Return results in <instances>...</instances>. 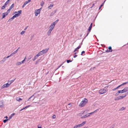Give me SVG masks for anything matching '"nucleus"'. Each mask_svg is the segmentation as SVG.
I'll return each mask as SVG.
<instances>
[{"label": "nucleus", "instance_id": "338daca9", "mask_svg": "<svg viewBox=\"0 0 128 128\" xmlns=\"http://www.w3.org/2000/svg\"><path fill=\"white\" fill-rule=\"evenodd\" d=\"M11 56L10 55V56H7L6 57V58H9Z\"/></svg>", "mask_w": 128, "mask_h": 128}, {"label": "nucleus", "instance_id": "052dcab7", "mask_svg": "<svg viewBox=\"0 0 128 128\" xmlns=\"http://www.w3.org/2000/svg\"><path fill=\"white\" fill-rule=\"evenodd\" d=\"M94 6V4H92V6L90 7L91 8H92Z\"/></svg>", "mask_w": 128, "mask_h": 128}, {"label": "nucleus", "instance_id": "7c9ffc66", "mask_svg": "<svg viewBox=\"0 0 128 128\" xmlns=\"http://www.w3.org/2000/svg\"><path fill=\"white\" fill-rule=\"evenodd\" d=\"M16 100L17 101H20V100H22V99L20 98H17Z\"/></svg>", "mask_w": 128, "mask_h": 128}, {"label": "nucleus", "instance_id": "f03ea898", "mask_svg": "<svg viewBox=\"0 0 128 128\" xmlns=\"http://www.w3.org/2000/svg\"><path fill=\"white\" fill-rule=\"evenodd\" d=\"M107 91V90L102 88L100 89L99 91V94H102L105 93Z\"/></svg>", "mask_w": 128, "mask_h": 128}, {"label": "nucleus", "instance_id": "f8f14e48", "mask_svg": "<svg viewBox=\"0 0 128 128\" xmlns=\"http://www.w3.org/2000/svg\"><path fill=\"white\" fill-rule=\"evenodd\" d=\"M81 46V45H80L79 46L77 47V48L75 49L74 50V52H76L77 50L79 49L80 48Z\"/></svg>", "mask_w": 128, "mask_h": 128}, {"label": "nucleus", "instance_id": "a18cd8bd", "mask_svg": "<svg viewBox=\"0 0 128 128\" xmlns=\"http://www.w3.org/2000/svg\"><path fill=\"white\" fill-rule=\"evenodd\" d=\"M106 52H112V50L110 51V50H106Z\"/></svg>", "mask_w": 128, "mask_h": 128}, {"label": "nucleus", "instance_id": "39448f33", "mask_svg": "<svg viewBox=\"0 0 128 128\" xmlns=\"http://www.w3.org/2000/svg\"><path fill=\"white\" fill-rule=\"evenodd\" d=\"M22 10H20L18 11V13L17 14H16L14 15V16L16 18L19 16L20 14H21Z\"/></svg>", "mask_w": 128, "mask_h": 128}, {"label": "nucleus", "instance_id": "13d9d810", "mask_svg": "<svg viewBox=\"0 0 128 128\" xmlns=\"http://www.w3.org/2000/svg\"><path fill=\"white\" fill-rule=\"evenodd\" d=\"M26 5L24 3V4H23L22 6V8H24Z\"/></svg>", "mask_w": 128, "mask_h": 128}, {"label": "nucleus", "instance_id": "4468645a", "mask_svg": "<svg viewBox=\"0 0 128 128\" xmlns=\"http://www.w3.org/2000/svg\"><path fill=\"white\" fill-rule=\"evenodd\" d=\"M15 79L16 78H15V79H14L13 80H11L10 81L8 80V82H10V83L8 84H9L10 86V85L15 80Z\"/></svg>", "mask_w": 128, "mask_h": 128}, {"label": "nucleus", "instance_id": "680f3d73", "mask_svg": "<svg viewBox=\"0 0 128 128\" xmlns=\"http://www.w3.org/2000/svg\"><path fill=\"white\" fill-rule=\"evenodd\" d=\"M42 4H41V5L42 6L43 5V4H44V2H43L42 1Z\"/></svg>", "mask_w": 128, "mask_h": 128}, {"label": "nucleus", "instance_id": "1a4fd4ad", "mask_svg": "<svg viewBox=\"0 0 128 128\" xmlns=\"http://www.w3.org/2000/svg\"><path fill=\"white\" fill-rule=\"evenodd\" d=\"M8 14H6V12H4L2 14V19L4 18L5 17L7 16Z\"/></svg>", "mask_w": 128, "mask_h": 128}, {"label": "nucleus", "instance_id": "ddd939ff", "mask_svg": "<svg viewBox=\"0 0 128 128\" xmlns=\"http://www.w3.org/2000/svg\"><path fill=\"white\" fill-rule=\"evenodd\" d=\"M92 23H91L90 25V26L89 27L88 29V31H89L90 32V30H91V29L92 28Z\"/></svg>", "mask_w": 128, "mask_h": 128}, {"label": "nucleus", "instance_id": "09e8293b", "mask_svg": "<svg viewBox=\"0 0 128 128\" xmlns=\"http://www.w3.org/2000/svg\"><path fill=\"white\" fill-rule=\"evenodd\" d=\"M98 110V109H97L96 110H95L94 111V112H93L94 113H96V112Z\"/></svg>", "mask_w": 128, "mask_h": 128}, {"label": "nucleus", "instance_id": "8fccbe9b", "mask_svg": "<svg viewBox=\"0 0 128 128\" xmlns=\"http://www.w3.org/2000/svg\"><path fill=\"white\" fill-rule=\"evenodd\" d=\"M77 125V126L78 127H81V126L80 124Z\"/></svg>", "mask_w": 128, "mask_h": 128}, {"label": "nucleus", "instance_id": "e433bc0d", "mask_svg": "<svg viewBox=\"0 0 128 128\" xmlns=\"http://www.w3.org/2000/svg\"><path fill=\"white\" fill-rule=\"evenodd\" d=\"M118 93H116V94L117 95H118V94L119 93H121V90H119L118 91Z\"/></svg>", "mask_w": 128, "mask_h": 128}, {"label": "nucleus", "instance_id": "5fc2aeb1", "mask_svg": "<svg viewBox=\"0 0 128 128\" xmlns=\"http://www.w3.org/2000/svg\"><path fill=\"white\" fill-rule=\"evenodd\" d=\"M8 3H7V2H5V3L4 4V6H6L7 5V4H8Z\"/></svg>", "mask_w": 128, "mask_h": 128}, {"label": "nucleus", "instance_id": "6e6552de", "mask_svg": "<svg viewBox=\"0 0 128 128\" xmlns=\"http://www.w3.org/2000/svg\"><path fill=\"white\" fill-rule=\"evenodd\" d=\"M55 26V25L52 23V24L50 26V28L53 30Z\"/></svg>", "mask_w": 128, "mask_h": 128}, {"label": "nucleus", "instance_id": "f3484780", "mask_svg": "<svg viewBox=\"0 0 128 128\" xmlns=\"http://www.w3.org/2000/svg\"><path fill=\"white\" fill-rule=\"evenodd\" d=\"M120 99V96L114 98V100H118Z\"/></svg>", "mask_w": 128, "mask_h": 128}, {"label": "nucleus", "instance_id": "79ce46f5", "mask_svg": "<svg viewBox=\"0 0 128 128\" xmlns=\"http://www.w3.org/2000/svg\"><path fill=\"white\" fill-rule=\"evenodd\" d=\"M40 61V60H37L36 63H35V64H36Z\"/></svg>", "mask_w": 128, "mask_h": 128}, {"label": "nucleus", "instance_id": "c03bdc74", "mask_svg": "<svg viewBox=\"0 0 128 128\" xmlns=\"http://www.w3.org/2000/svg\"><path fill=\"white\" fill-rule=\"evenodd\" d=\"M6 7V6H3L2 7V10L4 9Z\"/></svg>", "mask_w": 128, "mask_h": 128}, {"label": "nucleus", "instance_id": "72a5a7b5", "mask_svg": "<svg viewBox=\"0 0 128 128\" xmlns=\"http://www.w3.org/2000/svg\"><path fill=\"white\" fill-rule=\"evenodd\" d=\"M11 10H10V9L9 8L8 9V10L7 11V12H6V14H8V13H9L10 12V11Z\"/></svg>", "mask_w": 128, "mask_h": 128}, {"label": "nucleus", "instance_id": "a19ab883", "mask_svg": "<svg viewBox=\"0 0 128 128\" xmlns=\"http://www.w3.org/2000/svg\"><path fill=\"white\" fill-rule=\"evenodd\" d=\"M90 31H88V32H87V34H86V35L85 36V37H86L88 35V34H89L90 32Z\"/></svg>", "mask_w": 128, "mask_h": 128}, {"label": "nucleus", "instance_id": "473e14b6", "mask_svg": "<svg viewBox=\"0 0 128 128\" xmlns=\"http://www.w3.org/2000/svg\"><path fill=\"white\" fill-rule=\"evenodd\" d=\"M126 108H124V107H122L120 109V110H123L125 109Z\"/></svg>", "mask_w": 128, "mask_h": 128}, {"label": "nucleus", "instance_id": "2eb2a0df", "mask_svg": "<svg viewBox=\"0 0 128 128\" xmlns=\"http://www.w3.org/2000/svg\"><path fill=\"white\" fill-rule=\"evenodd\" d=\"M84 112H85L84 111L82 112L81 113L79 114H78V116H80L81 117L82 116V115L84 113Z\"/></svg>", "mask_w": 128, "mask_h": 128}, {"label": "nucleus", "instance_id": "c756f323", "mask_svg": "<svg viewBox=\"0 0 128 128\" xmlns=\"http://www.w3.org/2000/svg\"><path fill=\"white\" fill-rule=\"evenodd\" d=\"M58 21V20H56L53 23L56 25Z\"/></svg>", "mask_w": 128, "mask_h": 128}, {"label": "nucleus", "instance_id": "2f4dec72", "mask_svg": "<svg viewBox=\"0 0 128 128\" xmlns=\"http://www.w3.org/2000/svg\"><path fill=\"white\" fill-rule=\"evenodd\" d=\"M126 96V95H124V96H120L121 99H122Z\"/></svg>", "mask_w": 128, "mask_h": 128}, {"label": "nucleus", "instance_id": "423d86ee", "mask_svg": "<svg viewBox=\"0 0 128 128\" xmlns=\"http://www.w3.org/2000/svg\"><path fill=\"white\" fill-rule=\"evenodd\" d=\"M26 58V57L21 62H18L16 63V65H19L23 63L25 61Z\"/></svg>", "mask_w": 128, "mask_h": 128}, {"label": "nucleus", "instance_id": "de8ad7c7", "mask_svg": "<svg viewBox=\"0 0 128 128\" xmlns=\"http://www.w3.org/2000/svg\"><path fill=\"white\" fill-rule=\"evenodd\" d=\"M125 88L126 89V92H127L128 91V87H125Z\"/></svg>", "mask_w": 128, "mask_h": 128}, {"label": "nucleus", "instance_id": "c9c22d12", "mask_svg": "<svg viewBox=\"0 0 128 128\" xmlns=\"http://www.w3.org/2000/svg\"><path fill=\"white\" fill-rule=\"evenodd\" d=\"M108 49L109 50H110V51L112 50V47L111 46H109L108 48Z\"/></svg>", "mask_w": 128, "mask_h": 128}, {"label": "nucleus", "instance_id": "20e7f679", "mask_svg": "<svg viewBox=\"0 0 128 128\" xmlns=\"http://www.w3.org/2000/svg\"><path fill=\"white\" fill-rule=\"evenodd\" d=\"M9 84L8 83H7L6 84H4L1 87V88L3 89L5 88H8L10 86Z\"/></svg>", "mask_w": 128, "mask_h": 128}, {"label": "nucleus", "instance_id": "49530a36", "mask_svg": "<svg viewBox=\"0 0 128 128\" xmlns=\"http://www.w3.org/2000/svg\"><path fill=\"white\" fill-rule=\"evenodd\" d=\"M114 124L112 125V126H111L110 128H114Z\"/></svg>", "mask_w": 128, "mask_h": 128}, {"label": "nucleus", "instance_id": "c85d7f7f", "mask_svg": "<svg viewBox=\"0 0 128 128\" xmlns=\"http://www.w3.org/2000/svg\"><path fill=\"white\" fill-rule=\"evenodd\" d=\"M6 57L4 58L2 60V61L3 62H5V61H6Z\"/></svg>", "mask_w": 128, "mask_h": 128}, {"label": "nucleus", "instance_id": "9d476101", "mask_svg": "<svg viewBox=\"0 0 128 128\" xmlns=\"http://www.w3.org/2000/svg\"><path fill=\"white\" fill-rule=\"evenodd\" d=\"M88 114H86L84 116H81L80 118H86V117L89 116H90V115H88Z\"/></svg>", "mask_w": 128, "mask_h": 128}, {"label": "nucleus", "instance_id": "0eeeda50", "mask_svg": "<svg viewBox=\"0 0 128 128\" xmlns=\"http://www.w3.org/2000/svg\"><path fill=\"white\" fill-rule=\"evenodd\" d=\"M49 48H46L44 50H43L42 51V52L43 54H44L47 52Z\"/></svg>", "mask_w": 128, "mask_h": 128}, {"label": "nucleus", "instance_id": "0e129e2a", "mask_svg": "<svg viewBox=\"0 0 128 128\" xmlns=\"http://www.w3.org/2000/svg\"><path fill=\"white\" fill-rule=\"evenodd\" d=\"M121 93H124V91L123 90H121Z\"/></svg>", "mask_w": 128, "mask_h": 128}, {"label": "nucleus", "instance_id": "603ef678", "mask_svg": "<svg viewBox=\"0 0 128 128\" xmlns=\"http://www.w3.org/2000/svg\"><path fill=\"white\" fill-rule=\"evenodd\" d=\"M56 116L55 114L53 115L52 116V118H53L54 119L56 118Z\"/></svg>", "mask_w": 128, "mask_h": 128}, {"label": "nucleus", "instance_id": "5701e85b", "mask_svg": "<svg viewBox=\"0 0 128 128\" xmlns=\"http://www.w3.org/2000/svg\"><path fill=\"white\" fill-rule=\"evenodd\" d=\"M31 0H28L26 2H25L24 3L26 5L27 4L29 3V2H30L31 1Z\"/></svg>", "mask_w": 128, "mask_h": 128}, {"label": "nucleus", "instance_id": "37998d69", "mask_svg": "<svg viewBox=\"0 0 128 128\" xmlns=\"http://www.w3.org/2000/svg\"><path fill=\"white\" fill-rule=\"evenodd\" d=\"M72 60H67V62L68 63H69L70 62H72Z\"/></svg>", "mask_w": 128, "mask_h": 128}, {"label": "nucleus", "instance_id": "bf43d9fd", "mask_svg": "<svg viewBox=\"0 0 128 128\" xmlns=\"http://www.w3.org/2000/svg\"><path fill=\"white\" fill-rule=\"evenodd\" d=\"M25 108H25H25H22V109H21V110H20V111H22V110H24V109H25Z\"/></svg>", "mask_w": 128, "mask_h": 128}, {"label": "nucleus", "instance_id": "69168bd1", "mask_svg": "<svg viewBox=\"0 0 128 128\" xmlns=\"http://www.w3.org/2000/svg\"><path fill=\"white\" fill-rule=\"evenodd\" d=\"M77 56H78V55H74V58H75L76 57H77Z\"/></svg>", "mask_w": 128, "mask_h": 128}, {"label": "nucleus", "instance_id": "cd10ccee", "mask_svg": "<svg viewBox=\"0 0 128 128\" xmlns=\"http://www.w3.org/2000/svg\"><path fill=\"white\" fill-rule=\"evenodd\" d=\"M119 87H120L119 86H117V87H116V88H114L113 89H112V91H114V90H115L117 89Z\"/></svg>", "mask_w": 128, "mask_h": 128}, {"label": "nucleus", "instance_id": "6e6d98bb", "mask_svg": "<svg viewBox=\"0 0 128 128\" xmlns=\"http://www.w3.org/2000/svg\"><path fill=\"white\" fill-rule=\"evenodd\" d=\"M124 91V92H126V89H125V88L123 89Z\"/></svg>", "mask_w": 128, "mask_h": 128}, {"label": "nucleus", "instance_id": "f704fd0d", "mask_svg": "<svg viewBox=\"0 0 128 128\" xmlns=\"http://www.w3.org/2000/svg\"><path fill=\"white\" fill-rule=\"evenodd\" d=\"M25 32L24 31H22L21 32H20V34L21 35H23L24 34Z\"/></svg>", "mask_w": 128, "mask_h": 128}, {"label": "nucleus", "instance_id": "4c0bfd02", "mask_svg": "<svg viewBox=\"0 0 128 128\" xmlns=\"http://www.w3.org/2000/svg\"><path fill=\"white\" fill-rule=\"evenodd\" d=\"M38 128H42L41 126V125L40 124H38Z\"/></svg>", "mask_w": 128, "mask_h": 128}, {"label": "nucleus", "instance_id": "393cba45", "mask_svg": "<svg viewBox=\"0 0 128 128\" xmlns=\"http://www.w3.org/2000/svg\"><path fill=\"white\" fill-rule=\"evenodd\" d=\"M4 105L2 102L0 103V107L1 108H2L3 107Z\"/></svg>", "mask_w": 128, "mask_h": 128}, {"label": "nucleus", "instance_id": "a878e982", "mask_svg": "<svg viewBox=\"0 0 128 128\" xmlns=\"http://www.w3.org/2000/svg\"><path fill=\"white\" fill-rule=\"evenodd\" d=\"M86 121H84L82 123L80 124L81 126H84L86 123Z\"/></svg>", "mask_w": 128, "mask_h": 128}, {"label": "nucleus", "instance_id": "4be33fe9", "mask_svg": "<svg viewBox=\"0 0 128 128\" xmlns=\"http://www.w3.org/2000/svg\"><path fill=\"white\" fill-rule=\"evenodd\" d=\"M52 32L49 30L48 31V32H47V35L48 36H50V35Z\"/></svg>", "mask_w": 128, "mask_h": 128}, {"label": "nucleus", "instance_id": "7ed1b4c3", "mask_svg": "<svg viewBox=\"0 0 128 128\" xmlns=\"http://www.w3.org/2000/svg\"><path fill=\"white\" fill-rule=\"evenodd\" d=\"M41 8L36 10L35 11V14L36 16H37L40 13L41 11Z\"/></svg>", "mask_w": 128, "mask_h": 128}, {"label": "nucleus", "instance_id": "f257e3e1", "mask_svg": "<svg viewBox=\"0 0 128 128\" xmlns=\"http://www.w3.org/2000/svg\"><path fill=\"white\" fill-rule=\"evenodd\" d=\"M88 102V100L87 99L84 98L83 99L82 101L79 105V106L80 107L84 106Z\"/></svg>", "mask_w": 128, "mask_h": 128}, {"label": "nucleus", "instance_id": "b1692460", "mask_svg": "<svg viewBox=\"0 0 128 128\" xmlns=\"http://www.w3.org/2000/svg\"><path fill=\"white\" fill-rule=\"evenodd\" d=\"M106 0H105L104 1V2H103L102 3V4L100 5V6L99 7V9H100V8H101L104 5V3L106 1Z\"/></svg>", "mask_w": 128, "mask_h": 128}, {"label": "nucleus", "instance_id": "dca6fc26", "mask_svg": "<svg viewBox=\"0 0 128 128\" xmlns=\"http://www.w3.org/2000/svg\"><path fill=\"white\" fill-rule=\"evenodd\" d=\"M15 114L14 113H13L12 114H11L10 116L9 117L8 120H9L10 119H11L12 118V117L14 116Z\"/></svg>", "mask_w": 128, "mask_h": 128}, {"label": "nucleus", "instance_id": "774afa93", "mask_svg": "<svg viewBox=\"0 0 128 128\" xmlns=\"http://www.w3.org/2000/svg\"><path fill=\"white\" fill-rule=\"evenodd\" d=\"M53 30V29H51V28H50V29H49V30L52 32V30Z\"/></svg>", "mask_w": 128, "mask_h": 128}, {"label": "nucleus", "instance_id": "6ab92c4d", "mask_svg": "<svg viewBox=\"0 0 128 128\" xmlns=\"http://www.w3.org/2000/svg\"><path fill=\"white\" fill-rule=\"evenodd\" d=\"M128 83V82H124L122 84L120 85L119 86L120 87V86H123V85H124L125 84H127Z\"/></svg>", "mask_w": 128, "mask_h": 128}, {"label": "nucleus", "instance_id": "58836bf2", "mask_svg": "<svg viewBox=\"0 0 128 128\" xmlns=\"http://www.w3.org/2000/svg\"><path fill=\"white\" fill-rule=\"evenodd\" d=\"M8 120H9L8 119H7L4 120H3V122L4 123H6Z\"/></svg>", "mask_w": 128, "mask_h": 128}, {"label": "nucleus", "instance_id": "412c9836", "mask_svg": "<svg viewBox=\"0 0 128 128\" xmlns=\"http://www.w3.org/2000/svg\"><path fill=\"white\" fill-rule=\"evenodd\" d=\"M39 56H38V55L37 54L36 56H34V59L33 60L34 61L35 60L38 58V57Z\"/></svg>", "mask_w": 128, "mask_h": 128}, {"label": "nucleus", "instance_id": "a211bd4d", "mask_svg": "<svg viewBox=\"0 0 128 128\" xmlns=\"http://www.w3.org/2000/svg\"><path fill=\"white\" fill-rule=\"evenodd\" d=\"M56 10H55L53 12H52L50 14V16H52L54 14L56 13Z\"/></svg>", "mask_w": 128, "mask_h": 128}, {"label": "nucleus", "instance_id": "aec40b11", "mask_svg": "<svg viewBox=\"0 0 128 128\" xmlns=\"http://www.w3.org/2000/svg\"><path fill=\"white\" fill-rule=\"evenodd\" d=\"M54 4H50V6H48V8L51 9V7H52L53 6Z\"/></svg>", "mask_w": 128, "mask_h": 128}, {"label": "nucleus", "instance_id": "864d4df0", "mask_svg": "<svg viewBox=\"0 0 128 128\" xmlns=\"http://www.w3.org/2000/svg\"><path fill=\"white\" fill-rule=\"evenodd\" d=\"M85 51H82V53H81V55H82V54H84V53H85Z\"/></svg>", "mask_w": 128, "mask_h": 128}, {"label": "nucleus", "instance_id": "e2e57ef3", "mask_svg": "<svg viewBox=\"0 0 128 128\" xmlns=\"http://www.w3.org/2000/svg\"><path fill=\"white\" fill-rule=\"evenodd\" d=\"M108 87V86H106L104 88H107Z\"/></svg>", "mask_w": 128, "mask_h": 128}, {"label": "nucleus", "instance_id": "ea45409f", "mask_svg": "<svg viewBox=\"0 0 128 128\" xmlns=\"http://www.w3.org/2000/svg\"><path fill=\"white\" fill-rule=\"evenodd\" d=\"M15 18H16L15 17V16H14V15L9 20H10L12 19L13 20Z\"/></svg>", "mask_w": 128, "mask_h": 128}, {"label": "nucleus", "instance_id": "bb28decb", "mask_svg": "<svg viewBox=\"0 0 128 128\" xmlns=\"http://www.w3.org/2000/svg\"><path fill=\"white\" fill-rule=\"evenodd\" d=\"M14 4H13L10 6V7L9 8L10 9V10H11V9L14 7Z\"/></svg>", "mask_w": 128, "mask_h": 128}, {"label": "nucleus", "instance_id": "4d7b16f0", "mask_svg": "<svg viewBox=\"0 0 128 128\" xmlns=\"http://www.w3.org/2000/svg\"><path fill=\"white\" fill-rule=\"evenodd\" d=\"M77 126V125H76V126H74V127L72 128H78Z\"/></svg>", "mask_w": 128, "mask_h": 128}, {"label": "nucleus", "instance_id": "9b49d317", "mask_svg": "<svg viewBox=\"0 0 128 128\" xmlns=\"http://www.w3.org/2000/svg\"><path fill=\"white\" fill-rule=\"evenodd\" d=\"M43 54H44L41 51L40 52L37 54L38 55V56H39Z\"/></svg>", "mask_w": 128, "mask_h": 128}, {"label": "nucleus", "instance_id": "3c124183", "mask_svg": "<svg viewBox=\"0 0 128 128\" xmlns=\"http://www.w3.org/2000/svg\"><path fill=\"white\" fill-rule=\"evenodd\" d=\"M94 114V113L93 112H90V113H88V114L89 115H90H90H91L93 114Z\"/></svg>", "mask_w": 128, "mask_h": 128}]
</instances>
